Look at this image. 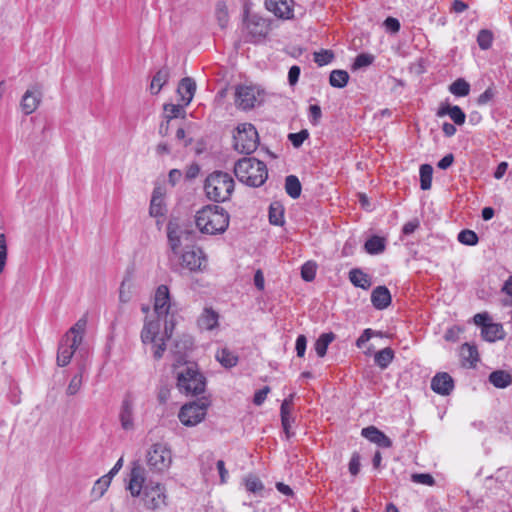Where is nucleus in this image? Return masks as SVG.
Segmentation results:
<instances>
[{"label":"nucleus","mask_w":512,"mask_h":512,"mask_svg":"<svg viewBox=\"0 0 512 512\" xmlns=\"http://www.w3.org/2000/svg\"><path fill=\"white\" fill-rule=\"evenodd\" d=\"M146 471L138 462H134L129 474L127 490L133 497H138L143 491L142 500L149 510H157L166 505V490L160 483L150 482L144 487Z\"/></svg>","instance_id":"obj_1"},{"label":"nucleus","mask_w":512,"mask_h":512,"mask_svg":"<svg viewBox=\"0 0 512 512\" xmlns=\"http://www.w3.org/2000/svg\"><path fill=\"white\" fill-rule=\"evenodd\" d=\"M178 390L185 395H199L205 391L206 378L200 372L198 364L180 356L172 365Z\"/></svg>","instance_id":"obj_2"},{"label":"nucleus","mask_w":512,"mask_h":512,"mask_svg":"<svg viewBox=\"0 0 512 512\" xmlns=\"http://www.w3.org/2000/svg\"><path fill=\"white\" fill-rule=\"evenodd\" d=\"M195 224L203 234H220L229 225V214L222 207L207 205L196 213Z\"/></svg>","instance_id":"obj_3"},{"label":"nucleus","mask_w":512,"mask_h":512,"mask_svg":"<svg viewBox=\"0 0 512 512\" xmlns=\"http://www.w3.org/2000/svg\"><path fill=\"white\" fill-rule=\"evenodd\" d=\"M234 173L240 182L251 187L263 185L268 177L266 164L252 157L238 160L234 167Z\"/></svg>","instance_id":"obj_4"},{"label":"nucleus","mask_w":512,"mask_h":512,"mask_svg":"<svg viewBox=\"0 0 512 512\" xmlns=\"http://www.w3.org/2000/svg\"><path fill=\"white\" fill-rule=\"evenodd\" d=\"M235 182L229 173L215 171L205 180L206 196L214 202H225L234 191Z\"/></svg>","instance_id":"obj_5"},{"label":"nucleus","mask_w":512,"mask_h":512,"mask_svg":"<svg viewBox=\"0 0 512 512\" xmlns=\"http://www.w3.org/2000/svg\"><path fill=\"white\" fill-rule=\"evenodd\" d=\"M154 311L158 318H164L165 334L171 337L176 325L177 307L171 302L169 288L166 285H160L156 290Z\"/></svg>","instance_id":"obj_6"},{"label":"nucleus","mask_w":512,"mask_h":512,"mask_svg":"<svg viewBox=\"0 0 512 512\" xmlns=\"http://www.w3.org/2000/svg\"><path fill=\"white\" fill-rule=\"evenodd\" d=\"M86 327V321L80 319L65 334L58 347L57 364L61 367L68 365L73 357L76 349L83 340Z\"/></svg>","instance_id":"obj_7"},{"label":"nucleus","mask_w":512,"mask_h":512,"mask_svg":"<svg viewBox=\"0 0 512 512\" xmlns=\"http://www.w3.org/2000/svg\"><path fill=\"white\" fill-rule=\"evenodd\" d=\"M233 140L235 150L243 154L253 153L259 144L258 132L251 123L239 124Z\"/></svg>","instance_id":"obj_8"},{"label":"nucleus","mask_w":512,"mask_h":512,"mask_svg":"<svg viewBox=\"0 0 512 512\" xmlns=\"http://www.w3.org/2000/svg\"><path fill=\"white\" fill-rule=\"evenodd\" d=\"M209 405L205 399L186 403L181 407L178 418L184 426H196L205 419Z\"/></svg>","instance_id":"obj_9"},{"label":"nucleus","mask_w":512,"mask_h":512,"mask_svg":"<svg viewBox=\"0 0 512 512\" xmlns=\"http://www.w3.org/2000/svg\"><path fill=\"white\" fill-rule=\"evenodd\" d=\"M172 463L170 449L161 443L154 444L147 453V464L151 470L162 473L169 469Z\"/></svg>","instance_id":"obj_10"},{"label":"nucleus","mask_w":512,"mask_h":512,"mask_svg":"<svg viewBox=\"0 0 512 512\" xmlns=\"http://www.w3.org/2000/svg\"><path fill=\"white\" fill-rule=\"evenodd\" d=\"M180 264L190 272H203L207 268V258L201 248H192L182 253Z\"/></svg>","instance_id":"obj_11"},{"label":"nucleus","mask_w":512,"mask_h":512,"mask_svg":"<svg viewBox=\"0 0 512 512\" xmlns=\"http://www.w3.org/2000/svg\"><path fill=\"white\" fill-rule=\"evenodd\" d=\"M167 237L172 252L178 255L183 241L190 237V232L181 226L177 220H170L167 224Z\"/></svg>","instance_id":"obj_12"},{"label":"nucleus","mask_w":512,"mask_h":512,"mask_svg":"<svg viewBox=\"0 0 512 512\" xmlns=\"http://www.w3.org/2000/svg\"><path fill=\"white\" fill-rule=\"evenodd\" d=\"M259 91L252 86H238L235 92V104L242 110L255 107L258 101Z\"/></svg>","instance_id":"obj_13"},{"label":"nucleus","mask_w":512,"mask_h":512,"mask_svg":"<svg viewBox=\"0 0 512 512\" xmlns=\"http://www.w3.org/2000/svg\"><path fill=\"white\" fill-rule=\"evenodd\" d=\"M119 421L122 429L126 431L134 429V403L129 395L125 396L121 403Z\"/></svg>","instance_id":"obj_14"},{"label":"nucleus","mask_w":512,"mask_h":512,"mask_svg":"<svg viewBox=\"0 0 512 512\" xmlns=\"http://www.w3.org/2000/svg\"><path fill=\"white\" fill-rule=\"evenodd\" d=\"M454 388L452 377L446 373H437L431 380V389L439 395H449Z\"/></svg>","instance_id":"obj_15"},{"label":"nucleus","mask_w":512,"mask_h":512,"mask_svg":"<svg viewBox=\"0 0 512 512\" xmlns=\"http://www.w3.org/2000/svg\"><path fill=\"white\" fill-rule=\"evenodd\" d=\"M160 331V318H157L155 320H146L140 335L142 343H156L162 335Z\"/></svg>","instance_id":"obj_16"},{"label":"nucleus","mask_w":512,"mask_h":512,"mask_svg":"<svg viewBox=\"0 0 512 512\" xmlns=\"http://www.w3.org/2000/svg\"><path fill=\"white\" fill-rule=\"evenodd\" d=\"M265 6L279 18L289 19L293 16V9L288 0H265Z\"/></svg>","instance_id":"obj_17"},{"label":"nucleus","mask_w":512,"mask_h":512,"mask_svg":"<svg viewBox=\"0 0 512 512\" xmlns=\"http://www.w3.org/2000/svg\"><path fill=\"white\" fill-rule=\"evenodd\" d=\"M437 117H444L448 115L456 125H463L466 120V115L463 110L457 106H451L448 103H442L436 112Z\"/></svg>","instance_id":"obj_18"},{"label":"nucleus","mask_w":512,"mask_h":512,"mask_svg":"<svg viewBox=\"0 0 512 512\" xmlns=\"http://www.w3.org/2000/svg\"><path fill=\"white\" fill-rule=\"evenodd\" d=\"M361 435L370 442L375 443L382 448H389L392 446V441L375 426H368L363 428Z\"/></svg>","instance_id":"obj_19"},{"label":"nucleus","mask_w":512,"mask_h":512,"mask_svg":"<svg viewBox=\"0 0 512 512\" xmlns=\"http://www.w3.org/2000/svg\"><path fill=\"white\" fill-rule=\"evenodd\" d=\"M371 302L378 310H383L391 304V294L386 286H377L371 293Z\"/></svg>","instance_id":"obj_20"},{"label":"nucleus","mask_w":512,"mask_h":512,"mask_svg":"<svg viewBox=\"0 0 512 512\" xmlns=\"http://www.w3.org/2000/svg\"><path fill=\"white\" fill-rule=\"evenodd\" d=\"M196 91V83L195 81L190 77L183 78L177 89V93L180 96V99L182 103L187 106L192 101L194 94Z\"/></svg>","instance_id":"obj_21"},{"label":"nucleus","mask_w":512,"mask_h":512,"mask_svg":"<svg viewBox=\"0 0 512 512\" xmlns=\"http://www.w3.org/2000/svg\"><path fill=\"white\" fill-rule=\"evenodd\" d=\"M41 94L34 90H27L21 100V108L26 115L33 113L39 106Z\"/></svg>","instance_id":"obj_22"},{"label":"nucleus","mask_w":512,"mask_h":512,"mask_svg":"<svg viewBox=\"0 0 512 512\" xmlns=\"http://www.w3.org/2000/svg\"><path fill=\"white\" fill-rule=\"evenodd\" d=\"M193 346H194V340H193L192 336H190L188 334H184V335L180 336L175 341L174 349L172 351L174 354V357H175V361L180 356H182L184 359H186V352L192 350Z\"/></svg>","instance_id":"obj_23"},{"label":"nucleus","mask_w":512,"mask_h":512,"mask_svg":"<svg viewBox=\"0 0 512 512\" xmlns=\"http://www.w3.org/2000/svg\"><path fill=\"white\" fill-rule=\"evenodd\" d=\"M482 337L488 342H495L504 338L503 327L499 323L490 322L481 329Z\"/></svg>","instance_id":"obj_24"},{"label":"nucleus","mask_w":512,"mask_h":512,"mask_svg":"<svg viewBox=\"0 0 512 512\" xmlns=\"http://www.w3.org/2000/svg\"><path fill=\"white\" fill-rule=\"evenodd\" d=\"M349 280L355 286L367 290L371 287L372 282L368 274L360 268H353L349 271Z\"/></svg>","instance_id":"obj_25"},{"label":"nucleus","mask_w":512,"mask_h":512,"mask_svg":"<svg viewBox=\"0 0 512 512\" xmlns=\"http://www.w3.org/2000/svg\"><path fill=\"white\" fill-rule=\"evenodd\" d=\"M219 315L211 308H205L198 319V326L201 329L212 330L218 325Z\"/></svg>","instance_id":"obj_26"},{"label":"nucleus","mask_w":512,"mask_h":512,"mask_svg":"<svg viewBox=\"0 0 512 512\" xmlns=\"http://www.w3.org/2000/svg\"><path fill=\"white\" fill-rule=\"evenodd\" d=\"M365 251L370 255H378L386 249V239L377 235L368 238L364 244Z\"/></svg>","instance_id":"obj_27"},{"label":"nucleus","mask_w":512,"mask_h":512,"mask_svg":"<svg viewBox=\"0 0 512 512\" xmlns=\"http://www.w3.org/2000/svg\"><path fill=\"white\" fill-rule=\"evenodd\" d=\"M170 77V71L169 68L164 66L161 69H159L156 74L153 76L151 84H150V91L152 94H158L162 87L167 83L168 79Z\"/></svg>","instance_id":"obj_28"},{"label":"nucleus","mask_w":512,"mask_h":512,"mask_svg":"<svg viewBox=\"0 0 512 512\" xmlns=\"http://www.w3.org/2000/svg\"><path fill=\"white\" fill-rule=\"evenodd\" d=\"M336 335L333 332L322 333L314 343V350L318 357L326 355L328 346L335 340Z\"/></svg>","instance_id":"obj_29"},{"label":"nucleus","mask_w":512,"mask_h":512,"mask_svg":"<svg viewBox=\"0 0 512 512\" xmlns=\"http://www.w3.org/2000/svg\"><path fill=\"white\" fill-rule=\"evenodd\" d=\"M394 359V351L386 347L376 352L374 355L375 364L382 370L386 369Z\"/></svg>","instance_id":"obj_30"},{"label":"nucleus","mask_w":512,"mask_h":512,"mask_svg":"<svg viewBox=\"0 0 512 512\" xmlns=\"http://www.w3.org/2000/svg\"><path fill=\"white\" fill-rule=\"evenodd\" d=\"M489 381L496 388H506L512 382V376L505 371L497 370L489 375Z\"/></svg>","instance_id":"obj_31"},{"label":"nucleus","mask_w":512,"mask_h":512,"mask_svg":"<svg viewBox=\"0 0 512 512\" xmlns=\"http://www.w3.org/2000/svg\"><path fill=\"white\" fill-rule=\"evenodd\" d=\"M269 222L275 226H282L284 224V208L279 202L270 204Z\"/></svg>","instance_id":"obj_32"},{"label":"nucleus","mask_w":512,"mask_h":512,"mask_svg":"<svg viewBox=\"0 0 512 512\" xmlns=\"http://www.w3.org/2000/svg\"><path fill=\"white\" fill-rule=\"evenodd\" d=\"M215 357L226 368L234 367L238 362V357L227 348L218 350Z\"/></svg>","instance_id":"obj_33"},{"label":"nucleus","mask_w":512,"mask_h":512,"mask_svg":"<svg viewBox=\"0 0 512 512\" xmlns=\"http://www.w3.org/2000/svg\"><path fill=\"white\" fill-rule=\"evenodd\" d=\"M286 193L293 199H297L301 194V183L294 175H289L285 179Z\"/></svg>","instance_id":"obj_34"},{"label":"nucleus","mask_w":512,"mask_h":512,"mask_svg":"<svg viewBox=\"0 0 512 512\" xmlns=\"http://www.w3.org/2000/svg\"><path fill=\"white\" fill-rule=\"evenodd\" d=\"M349 74L345 70H333L330 73L329 83L332 87L343 88L347 85Z\"/></svg>","instance_id":"obj_35"},{"label":"nucleus","mask_w":512,"mask_h":512,"mask_svg":"<svg viewBox=\"0 0 512 512\" xmlns=\"http://www.w3.org/2000/svg\"><path fill=\"white\" fill-rule=\"evenodd\" d=\"M83 373L84 367H80L79 371L71 378L66 389L68 396L76 395L80 391L83 383Z\"/></svg>","instance_id":"obj_36"},{"label":"nucleus","mask_w":512,"mask_h":512,"mask_svg":"<svg viewBox=\"0 0 512 512\" xmlns=\"http://www.w3.org/2000/svg\"><path fill=\"white\" fill-rule=\"evenodd\" d=\"M449 91L455 96L465 97L470 92V84L466 80L459 78L449 86Z\"/></svg>","instance_id":"obj_37"},{"label":"nucleus","mask_w":512,"mask_h":512,"mask_svg":"<svg viewBox=\"0 0 512 512\" xmlns=\"http://www.w3.org/2000/svg\"><path fill=\"white\" fill-rule=\"evenodd\" d=\"M433 168L429 164L420 166V187L422 190H429L432 185Z\"/></svg>","instance_id":"obj_38"},{"label":"nucleus","mask_w":512,"mask_h":512,"mask_svg":"<svg viewBox=\"0 0 512 512\" xmlns=\"http://www.w3.org/2000/svg\"><path fill=\"white\" fill-rule=\"evenodd\" d=\"M460 354L463 361L468 362L471 366L475 365L478 361V351L476 347L468 343L462 345Z\"/></svg>","instance_id":"obj_39"},{"label":"nucleus","mask_w":512,"mask_h":512,"mask_svg":"<svg viewBox=\"0 0 512 512\" xmlns=\"http://www.w3.org/2000/svg\"><path fill=\"white\" fill-rule=\"evenodd\" d=\"M215 14L218 24L221 28H225L229 21L228 8L225 2L219 1L216 4Z\"/></svg>","instance_id":"obj_40"},{"label":"nucleus","mask_w":512,"mask_h":512,"mask_svg":"<svg viewBox=\"0 0 512 512\" xmlns=\"http://www.w3.org/2000/svg\"><path fill=\"white\" fill-rule=\"evenodd\" d=\"M111 483V476L110 475H104L101 478H99L92 488V493L96 495L97 497H102L104 493L107 491L108 487Z\"/></svg>","instance_id":"obj_41"},{"label":"nucleus","mask_w":512,"mask_h":512,"mask_svg":"<svg viewBox=\"0 0 512 512\" xmlns=\"http://www.w3.org/2000/svg\"><path fill=\"white\" fill-rule=\"evenodd\" d=\"M244 485L248 492L257 494L264 489L261 480L254 475H249L244 479Z\"/></svg>","instance_id":"obj_42"},{"label":"nucleus","mask_w":512,"mask_h":512,"mask_svg":"<svg viewBox=\"0 0 512 512\" xmlns=\"http://www.w3.org/2000/svg\"><path fill=\"white\" fill-rule=\"evenodd\" d=\"M317 265L315 262L308 261L301 267V277L306 282H311L315 279Z\"/></svg>","instance_id":"obj_43"},{"label":"nucleus","mask_w":512,"mask_h":512,"mask_svg":"<svg viewBox=\"0 0 512 512\" xmlns=\"http://www.w3.org/2000/svg\"><path fill=\"white\" fill-rule=\"evenodd\" d=\"M493 42V34L491 31L482 29L477 36V43L482 50H487L491 47Z\"/></svg>","instance_id":"obj_44"},{"label":"nucleus","mask_w":512,"mask_h":512,"mask_svg":"<svg viewBox=\"0 0 512 512\" xmlns=\"http://www.w3.org/2000/svg\"><path fill=\"white\" fill-rule=\"evenodd\" d=\"M458 241L464 245L474 246L478 243L477 234L469 229L462 230L458 234Z\"/></svg>","instance_id":"obj_45"},{"label":"nucleus","mask_w":512,"mask_h":512,"mask_svg":"<svg viewBox=\"0 0 512 512\" xmlns=\"http://www.w3.org/2000/svg\"><path fill=\"white\" fill-rule=\"evenodd\" d=\"M149 213L152 217L163 216L165 213L164 199L152 197L150 202Z\"/></svg>","instance_id":"obj_46"},{"label":"nucleus","mask_w":512,"mask_h":512,"mask_svg":"<svg viewBox=\"0 0 512 512\" xmlns=\"http://www.w3.org/2000/svg\"><path fill=\"white\" fill-rule=\"evenodd\" d=\"M184 106H185L184 104L183 105L172 104V103L165 104L164 111L167 114L166 117L168 119V122L173 118H177V117L181 116L182 113H184Z\"/></svg>","instance_id":"obj_47"},{"label":"nucleus","mask_w":512,"mask_h":512,"mask_svg":"<svg viewBox=\"0 0 512 512\" xmlns=\"http://www.w3.org/2000/svg\"><path fill=\"white\" fill-rule=\"evenodd\" d=\"M334 59V54L331 50H320L319 52L314 53V61L319 66H324L332 62Z\"/></svg>","instance_id":"obj_48"},{"label":"nucleus","mask_w":512,"mask_h":512,"mask_svg":"<svg viewBox=\"0 0 512 512\" xmlns=\"http://www.w3.org/2000/svg\"><path fill=\"white\" fill-rule=\"evenodd\" d=\"M374 61V56L367 53H361L359 54L352 65L353 70H358L360 68L367 67L371 65Z\"/></svg>","instance_id":"obj_49"},{"label":"nucleus","mask_w":512,"mask_h":512,"mask_svg":"<svg viewBox=\"0 0 512 512\" xmlns=\"http://www.w3.org/2000/svg\"><path fill=\"white\" fill-rule=\"evenodd\" d=\"M169 338L170 337H167L164 331L159 340L156 343H153V357L156 360H159L163 357V354L166 350V340Z\"/></svg>","instance_id":"obj_50"},{"label":"nucleus","mask_w":512,"mask_h":512,"mask_svg":"<svg viewBox=\"0 0 512 512\" xmlns=\"http://www.w3.org/2000/svg\"><path fill=\"white\" fill-rule=\"evenodd\" d=\"M309 137V132L307 129H303L297 133H290L288 135L289 141L295 148H299L302 146L303 142Z\"/></svg>","instance_id":"obj_51"},{"label":"nucleus","mask_w":512,"mask_h":512,"mask_svg":"<svg viewBox=\"0 0 512 512\" xmlns=\"http://www.w3.org/2000/svg\"><path fill=\"white\" fill-rule=\"evenodd\" d=\"M412 481L427 486H432L435 483L433 476L428 473H415L412 475Z\"/></svg>","instance_id":"obj_52"},{"label":"nucleus","mask_w":512,"mask_h":512,"mask_svg":"<svg viewBox=\"0 0 512 512\" xmlns=\"http://www.w3.org/2000/svg\"><path fill=\"white\" fill-rule=\"evenodd\" d=\"M7 260V243L6 237L3 233H0V273L4 270Z\"/></svg>","instance_id":"obj_53"},{"label":"nucleus","mask_w":512,"mask_h":512,"mask_svg":"<svg viewBox=\"0 0 512 512\" xmlns=\"http://www.w3.org/2000/svg\"><path fill=\"white\" fill-rule=\"evenodd\" d=\"M322 117L321 107L319 105H310L309 121L312 125H317Z\"/></svg>","instance_id":"obj_54"},{"label":"nucleus","mask_w":512,"mask_h":512,"mask_svg":"<svg viewBox=\"0 0 512 512\" xmlns=\"http://www.w3.org/2000/svg\"><path fill=\"white\" fill-rule=\"evenodd\" d=\"M495 90L491 87L487 88L483 93L479 95L477 98V104L482 106L489 103L495 97Z\"/></svg>","instance_id":"obj_55"},{"label":"nucleus","mask_w":512,"mask_h":512,"mask_svg":"<svg viewBox=\"0 0 512 512\" xmlns=\"http://www.w3.org/2000/svg\"><path fill=\"white\" fill-rule=\"evenodd\" d=\"M269 392H270V387L269 386H265L262 389L258 390L254 394L253 403L256 406H261L265 402Z\"/></svg>","instance_id":"obj_56"},{"label":"nucleus","mask_w":512,"mask_h":512,"mask_svg":"<svg viewBox=\"0 0 512 512\" xmlns=\"http://www.w3.org/2000/svg\"><path fill=\"white\" fill-rule=\"evenodd\" d=\"M281 415V423L282 427L286 433L287 438L290 437V428L292 423L294 422V418L292 417L291 413H280Z\"/></svg>","instance_id":"obj_57"},{"label":"nucleus","mask_w":512,"mask_h":512,"mask_svg":"<svg viewBox=\"0 0 512 512\" xmlns=\"http://www.w3.org/2000/svg\"><path fill=\"white\" fill-rule=\"evenodd\" d=\"M307 346V338L305 335H299L296 339L295 349L298 357H304Z\"/></svg>","instance_id":"obj_58"},{"label":"nucleus","mask_w":512,"mask_h":512,"mask_svg":"<svg viewBox=\"0 0 512 512\" xmlns=\"http://www.w3.org/2000/svg\"><path fill=\"white\" fill-rule=\"evenodd\" d=\"M119 300L121 303H128L131 300L130 286L123 281L119 289Z\"/></svg>","instance_id":"obj_59"},{"label":"nucleus","mask_w":512,"mask_h":512,"mask_svg":"<svg viewBox=\"0 0 512 512\" xmlns=\"http://www.w3.org/2000/svg\"><path fill=\"white\" fill-rule=\"evenodd\" d=\"M360 456L358 453H353L349 461V472L351 475L356 476L360 471Z\"/></svg>","instance_id":"obj_60"},{"label":"nucleus","mask_w":512,"mask_h":512,"mask_svg":"<svg viewBox=\"0 0 512 512\" xmlns=\"http://www.w3.org/2000/svg\"><path fill=\"white\" fill-rule=\"evenodd\" d=\"M383 25L386 30L390 31L391 33H397L400 30V22L394 17L386 18Z\"/></svg>","instance_id":"obj_61"},{"label":"nucleus","mask_w":512,"mask_h":512,"mask_svg":"<svg viewBox=\"0 0 512 512\" xmlns=\"http://www.w3.org/2000/svg\"><path fill=\"white\" fill-rule=\"evenodd\" d=\"M374 335L375 332L372 329H365L359 336V338L356 340V346L358 348H362L365 345V343L368 342Z\"/></svg>","instance_id":"obj_62"},{"label":"nucleus","mask_w":512,"mask_h":512,"mask_svg":"<svg viewBox=\"0 0 512 512\" xmlns=\"http://www.w3.org/2000/svg\"><path fill=\"white\" fill-rule=\"evenodd\" d=\"M419 226H420L419 220L416 218L412 219L404 224V226L402 227V233L404 235H410L413 232H415V230L418 229Z\"/></svg>","instance_id":"obj_63"},{"label":"nucleus","mask_w":512,"mask_h":512,"mask_svg":"<svg viewBox=\"0 0 512 512\" xmlns=\"http://www.w3.org/2000/svg\"><path fill=\"white\" fill-rule=\"evenodd\" d=\"M299 76H300V68L296 65L292 66L288 72L289 84L292 86L295 85L299 80Z\"/></svg>","instance_id":"obj_64"}]
</instances>
